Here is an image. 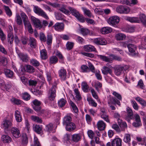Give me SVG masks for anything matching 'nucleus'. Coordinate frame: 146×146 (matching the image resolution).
Returning a JSON list of instances; mask_svg holds the SVG:
<instances>
[{"label":"nucleus","instance_id":"obj_9","mask_svg":"<svg viewBox=\"0 0 146 146\" xmlns=\"http://www.w3.org/2000/svg\"><path fill=\"white\" fill-rule=\"evenodd\" d=\"M12 120L5 119L3 121L2 125L4 129L5 130L8 131L10 130V128L12 126Z\"/></svg>","mask_w":146,"mask_h":146},{"label":"nucleus","instance_id":"obj_45","mask_svg":"<svg viewBox=\"0 0 146 146\" xmlns=\"http://www.w3.org/2000/svg\"><path fill=\"white\" fill-rule=\"evenodd\" d=\"M82 9L83 11L84 14L87 15L88 17H93V15H92L89 10L87 9L85 7H82Z\"/></svg>","mask_w":146,"mask_h":146},{"label":"nucleus","instance_id":"obj_3","mask_svg":"<svg viewBox=\"0 0 146 146\" xmlns=\"http://www.w3.org/2000/svg\"><path fill=\"white\" fill-rule=\"evenodd\" d=\"M120 20L119 17L117 16H113L110 17L107 20L108 23L110 26L115 27Z\"/></svg>","mask_w":146,"mask_h":146},{"label":"nucleus","instance_id":"obj_20","mask_svg":"<svg viewBox=\"0 0 146 146\" xmlns=\"http://www.w3.org/2000/svg\"><path fill=\"white\" fill-rule=\"evenodd\" d=\"M84 48L85 51L88 52L95 51L96 50L95 47L91 45H85L84 46Z\"/></svg>","mask_w":146,"mask_h":146},{"label":"nucleus","instance_id":"obj_51","mask_svg":"<svg viewBox=\"0 0 146 146\" xmlns=\"http://www.w3.org/2000/svg\"><path fill=\"white\" fill-rule=\"evenodd\" d=\"M22 97L24 100L26 101L29 100L31 98L30 95L27 92H25L23 94Z\"/></svg>","mask_w":146,"mask_h":146},{"label":"nucleus","instance_id":"obj_47","mask_svg":"<svg viewBox=\"0 0 146 146\" xmlns=\"http://www.w3.org/2000/svg\"><path fill=\"white\" fill-rule=\"evenodd\" d=\"M16 21L17 24L19 25L22 24V20L21 17L19 14L17 13L16 16Z\"/></svg>","mask_w":146,"mask_h":146},{"label":"nucleus","instance_id":"obj_31","mask_svg":"<svg viewBox=\"0 0 146 146\" xmlns=\"http://www.w3.org/2000/svg\"><path fill=\"white\" fill-rule=\"evenodd\" d=\"M81 138V136L79 134H73L72 136V140L75 142H77L80 141Z\"/></svg>","mask_w":146,"mask_h":146},{"label":"nucleus","instance_id":"obj_42","mask_svg":"<svg viewBox=\"0 0 146 146\" xmlns=\"http://www.w3.org/2000/svg\"><path fill=\"white\" fill-rule=\"evenodd\" d=\"M3 7L6 14L9 17H11L12 15V13L9 7L5 5H4Z\"/></svg>","mask_w":146,"mask_h":146},{"label":"nucleus","instance_id":"obj_15","mask_svg":"<svg viewBox=\"0 0 146 146\" xmlns=\"http://www.w3.org/2000/svg\"><path fill=\"white\" fill-rule=\"evenodd\" d=\"M11 132L12 135L15 137L18 138L21 135L19 130L15 127H13L11 128Z\"/></svg>","mask_w":146,"mask_h":146},{"label":"nucleus","instance_id":"obj_21","mask_svg":"<svg viewBox=\"0 0 146 146\" xmlns=\"http://www.w3.org/2000/svg\"><path fill=\"white\" fill-rule=\"evenodd\" d=\"M1 140L5 143H9L11 142L12 139L8 135H3L1 136Z\"/></svg>","mask_w":146,"mask_h":146},{"label":"nucleus","instance_id":"obj_13","mask_svg":"<svg viewBox=\"0 0 146 146\" xmlns=\"http://www.w3.org/2000/svg\"><path fill=\"white\" fill-rule=\"evenodd\" d=\"M64 24L62 23L57 22L53 26L55 30L58 31H63L64 29Z\"/></svg>","mask_w":146,"mask_h":146},{"label":"nucleus","instance_id":"obj_63","mask_svg":"<svg viewBox=\"0 0 146 146\" xmlns=\"http://www.w3.org/2000/svg\"><path fill=\"white\" fill-rule=\"evenodd\" d=\"M100 116L101 118L107 122H110L107 113L101 115Z\"/></svg>","mask_w":146,"mask_h":146},{"label":"nucleus","instance_id":"obj_6","mask_svg":"<svg viewBox=\"0 0 146 146\" xmlns=\"http://www.w3.org/2000/svg\"><path fill=\"white\" fill-rule=\"evenodd\" d=\"M52 6L54 7H59L60 11L66 15H68L70 14V11L66 9V5H60L58 4L54 3H52Z\"/></svg>","mask_w":146,"mask_h":146},{"label":"nucleus","instance_id":"obj_40","mask_svg":"<svg viewBox=\"0 0 146 146\" xmlns=\"http://www.w3.org/2000/svg\"><path fill=\"white\" fill-rule=\"evenodd\" d=\"M40 55L41 58L43 59L47 58V52L45 49H42L40 51Z\"/></svg>","mask_w":146,"mask_h":146},{"label":"nucleus","instance_id":"obj_53","mask_svg":"<svg viewBox=\"0 0 146 146\" xmlns=\"http://www.w3.org/2000/svg\"><path fill=\"white\" fill-rule=\"evenodd\" d=\"M66 101L63 98L61 99L58 102V104L59 107H62L64 106Z\"/></svg>","mask_w":146,"mask_h":146},{"label":"nucleus","instance_id":"obj_7","mask_svg":"<svg viewBox=\"0 0 146 146\" xmlns=\"http://www.w3.org/2000/svg\"><path fill=\"white\" fill-rule=\"evenodd\" d=\"M57 87L56 85H53L50 89L48 93V99L51 101L54 100L56 96V89Z\"/></svg>","mask_w":146,"mask_h":146},{"label":"nucleus","instance_id":"obj_16","mask_svg":"<svg viewBox=\"0 0 146 146\" xmlns=\"http://www.w3.org/2000/svg\"><path fill=\"white\" fill-rule=\"evenodd\" d=\"M72 14L74 16L80 21L82 23H83L85 21L84 17L83 15H80L79 12L77 10Z\"/></svg>","mask_w":146,"mask_h":146},{"label":"nucleus","instance_id":"obj_1","mask_svg":"<svg viewBox=\"0 0 146 146\" xmlns=\"http://www.w3.org/2000/svg\"><path fill=\"white\" fill-rule=\"evenodd\" d=\"M97 57L102 60L106 62H111L113 60L121 61L122 60L121 57L113 54H110L108 56L101 55H97Z\"/></svg>","mask_w":146,"mask_h":146},{"label":"nucleus","instance_id":"obj_34","mask_svg":"<svg viewBox=\"0 0 146 146\" xmlns=\"http://www.w3.org/2000/svg\"><path fill=\"white\" fill-rule=\"evenodd\" d=\"M82 88L83 91L87 92L89 90V87L87 83L85 82H83L81 84Z\"/></svg>","mask_w":146,"mask_h":146},{"label":"nucleus","instance_id":"obj_54","mask_svg":"<svg viewBox=\"0 0 146 146\" xmlns=\"http://www.w3.org/2000/svg\"><path fill=\"white\" fill-rule=\"evenodd\" d=\"M123 141L125 143H129L131 141V137L130 135L128 134H125Z\"/></svg>","mask_w":146,"mask_h":146},{"label":"nucleus","instance_id":"obj_58","mask_svg":"<svg viewBox=\"0 0 146 146\" xmlns=\"http://www.w3.org/2000/svg\"><path fill=\"white\" fill-rule=\"evenodd\" d=\"M24 25L25 27H27L29 33L31 34L33 33V31L30 22L25 25Z\"/></svg>","mask_w":146,"mask_h":146},{"label":"nucleus","instance_id":"obj_17","mask_svg":"<svg viewBox=\"0 0 146 146\" xmlns=\"http://www.w3.org/2000/svg\"><path fill=\"white\" fill-rule=\"evenodd\" d=\"M102 71V73L104 75H107L109 74L112 76H114L112 70L107 66H103Z\"/></svg>","mask_w":146,"mask_h":146},{"label":"nucleus","instance_id":"obj_10","mask_svg":"<svg viewBox=\"0 0 146 146\" xmlns=\"http://www.w3.org/2000/svg\"><path fill=\"white\" fill-rule=\"evenodd\" d=\"M60 79L62 81H64L66 79L67 72L66 70L63 68H61L58 72Z\"/></svg>","mask_w":146,"mask_h":146},{"label":"nucleus","instance_id":"obj_18","mask_svg":"<svg viewBox=\"0 0 146 146\" xmlns=\"http://www.w3.org/2000/svg\"><path fill=\"white\" fill-rule=\"evenodd\" d=\"M14 115L15 120L17 122H20L22 121V118L20 111L17 110H15Z\"/></svg>","mask_w":146,"mask_h":146},{"label":"nucleus","instance_id":"obj_48","mask_svg":"<svg viewBox=\"0 0 146 146\" xmlns=\"http://www.w3.org/2000/svg\"><path fill=\"white\" fill-rule=\"evenodd\" d=\"M81 33L84 36H85L88 34L90 31L89 30L86 28H81L80 29Z\"/></svg>","mask_w":146,"mask_h":146},{"label":"nucleus","instance_id":"obj_30","mask_svg":"<svg viewBox=\"0 0 146 146\" xmlns=\"http://www.w3.org/2000/svg\"><path fill=\"white\" fill-rule=\"evenodd\" d=\"M72 118L70 116H65L63 119V123L64 125H66L72 123Z\"/></svg>","mask_w":146,"mask_h":146},{"label":"nucleus","instance_id":"obj_64","mask_svg":"<svg viewBox=\"0 0 146 146\" xmlns=\"http://www.w3.org/2000/svg\"><path fill=\"white\" fill-rule=\"evenodd\" d=\"M95 141L96 143L99 146H105L103 143L101 141H100L99 138L98 137H95L94 138Z\"/></svg>","mask_w":146,"mask_h":146},{"label":"nucleus","instance_id":"obj_49","mask_svg":"<svg viewBox=\"0 0 146 146\" xmlns=\"http://www.w3.org/2000/svg\"><path fill=\"white\" fill-rule=\"evenodd\" d=\"M30 63L35 66H38L40 64L39 62L37 60L32 58L30 60Z\"/></svg>","mask_w":146,"mask_h":146},{"label":"nucleus","instance_id":"obj_25","mask_svg":"<svg viewBox=\"0 0 146 146\" xmlns=\"http://www.w3.org/2000/svg\"><path fill=\"white\" fill-rule=\"evenodd\" d=\"M33 130L38 133L40 134L42 132V127L39 125H33Z\"/></svg>","mask_w":146,"mask_h":146},{"label":"nucleus","instance_id":"obj_11","mask_svg":"<svg viewBox=\"0 0 146 146\" xmlns=\"http://www.w3.org/2000/svg\"><path fill=\"white\" fill-rule=\"evenodd\" d=\"M31 19L36 28L40 29L42 27L41 22L39 19H36L33 16L31 17Z\"/></svg>","mask_w":146,"mask_h":146},{"label":"nucleus","instance_id":"obj_22","mask_svg":"<svg viewBox=\"0 0 146 146\" xmlns=\"http://www.w3.org/2000/svg\"><path fill=\"white\" fill-rule=\"evenodd\" d=\"M97 125L98 129L101 131L104 130L106 127L105 123L102 120L99 121L97 123Z\"/></svg>","mask_w":146,"mask_h":146},{"label":"nucleus","instance_id":"obj_59","mask_svg":"<svg viewBox=\"0 0 146 146\" xmlns=\"http://www.w3.org/2000/svg\"><path fill=\"white\" fill-rule=\"evenodd\" d=\"M74 44L72 42H68L66 44V49L68 50L72 49L74 46Z\"/></svg>","mask_w":146,"mask_h":146},{"label":"nucleus","instance_id":"obj_61","mask_svg":"<svg viewBox=\"0 0 146 146\" xmlns=\"http://www.w3.org/2000/svg\"><path fill=\"white\" fill-rule=\"evenodd\" d=\"M58 62V58L55 56H53L50 59V63L51 64H54Z\"/></svg>","mask_w":146,"mask_h":146},{"label":"nucleus","instance_id":"obj_33","mask_svg":"<svg viewBox=\"0 0 146 146\" xmlns=\"http://www.w3.org/2000/svg\"><path fill=\"white\" fill-rule=\"evenodd\" d=\"M21 16L24 25L30 22L28 20L27 16L24 13L21 12Z\"/></svg>","mask_w":146,"mask_h":146},{"label":"nucleus","instance_id":"obj_62","mask_svg":"<svg viewBox=\"0 0 146 146\" xmlns=\"http://www.w3.org/2000/svg\"><path fill=\"white\" fill-rule=\"evenodd\" d=\"M0 38L2 41L4 40L6 38V36L4 33L3 31L0 28Z\"/></svg>","mask_w":146,"mask_h":146},{"label":"nucleus","instance_id":"obj_2","mask_svg":"<svg viewBox=\"0 0 146 146\" xmlns=\"http://www.w3.org/2000/svg\"><path fill=\"white\" fill-rule=\"evenodd\" d=\"M129 66L127 65H118L114 68V72L115 74L119 76L122 74L124 71H125L129 68Z\"/></svg>","mask_w":146,"mask_h":146},{"label":"nucleus","instance_id":"obj_44","mask_svg":"<svg viewBox=\"0 0 146 146\" xmlns=\"http://www.w3.org/2000/svg\"><path fill=\"white\" fill-rule=\"evenodd\" d=\"M80 69V71L82 72H90L88 67L85 65L81 66Z\"/></svg>","mask_w":146,"mask_h":146},{"label":"nucleus","instance_id":"obj_35","mask_svg":"<svg viewBox=\"0 0 146 146\" xmlns=\"http://www.w3.org/2000/svg\"><path fill=\"white\" fill-rule=\"evenodd\" d=\"M34 109L36 111L38 112L39 115H42L45 114L46 111L42 109H41L40 107H34Z\"/></svg>","mask_w":146,"mask_h":146},{"label":"nucleus","instance_id":"obj_29","mask_svg":"<svg viewBox=\"0 0 146 146\" xmlns=\"http://www.w3.org/2000/svg\"><path fill=\"white\" fill-rule=\"evenodd\" d=\"M54 15L56 19L58 20H62L64 19V15L62 14L57 12H54Z\"/></svg>","mask_w":146,"mask_h":146},{"label":"nucleus","instance_id":"obj_5","mask_svg":"<svg viewBox=\"0 0 146 146\" xmlns=\"http://www.w3.org/2000/svg\"><path fill=\"white\" fill-rule=\"evenodd\" d=\"M117 12L121 14H127L130 12V9L127 6L120 5L116 8Z\"/></svg>","mask_w":146,"mask_h":146},{"label":"nucleus","instance_id":"obj_27","mask_svg":"<svg viewBox=\"0 0 146 146\" xmlns=\"http://www.w3.org/2000/svg\"><path fill=\"white\" fill-rule=\"evenodd\" d=\"M126 35L123 34L119 33L115 35V38L117 40H123L125 39Z\"/></svg>","mask_w":146,"mask_h":146},{"label":"nucleus","instance_id":"obj_24","mask_svg":"<svg viewBox=\"0 0 146 146\" xmlns=\"http://www.w3.org/2000/svg\"><path fill=\"white\" fill-rule=\"evenodd\" d=\"M126 20L131 23H139L140 21L139 19L137 17H127Z\"/></svg>","mask_w":146,"mask_h":146},{"label":"nucleus","instance_id":"obj_39","mask_svg":"<svg viewBox=\"0 0 146 146\" xmlns=\"http://www.w3.org/2000/svg\"><path fill=\"white\" fill-rule=\"evenodd\" d=\"M29 43L30 46L32 48H34L36 46L35 39L33 37H30L29 40Z\"/></svg>","mask_w":146,"mask_h":146},{"label":"nucleus","instance_id":"obj_41","mask_svg":"<svg viewBox=\"0 0 146 146\" xmlns=\"http://www.w3.org/2000/svg\"><path fill=\"white\" fill-rule=\"evenodd\" d=\"M31 119L33 121L38 123H42V122L41 118L36 116L34 115L31 116Z\"/></svg>","mask_w":146,"mask_h":146},{"label":"nucleus","instance_id":"obj_50","mask_svg":"<svg viewBox=\"0 0 146 146\" xmlns=\"http://www.w3.org/2000/svg\"><path fill=\"white\" fill-rule=\"evenodd\" d=\"M135 99L142 106H145L146 105V102L140 97H137L135 98Z\"/></svg>","mask_w":146,"mask_h":146},{"label":"nucleus","instance_id":"obj_56","mask_svg":"<svg viewBox=\"0 0 146 146\" xmlns=\"http://www.w3.org/2000/svg\"><path fill=\"white\" fill-rule=\"evenodd\" d=\"M52 36L50 34H48L47 35V40L46 41V43L48 45H50L52 43Z\"/></svg>","mask_w":146,"mask_h":146},{"label":"nucleus","instance_id":"obj_38","mask_svg":"<svg viewBox=\"0 0 146 146\" xmlns=\"http://www.w3.org/2000/svg\"><path fill=\"white\" fill-rule=\"evenodd\" d=\"M139 20L140 22H141L146 27V17L143 14H141L139 16Z\"/></svg>","mask_w":146,"mask_h":146},{"label":"nucleus","instance_id":"obj_57","mask_svg":"<svg viewBox=\"0 0 146 146\" xmlns=\"http://www.w3.org/2000/svg\"><path fill=\"white\" fill-rule=\"evenodd\" d=\"M32 102L34 105V106H33V108L34 107H40V106L41 104V102L37 99H35Z\"/></svg>","mask_w":146,"mask_h":146},{"label":"nucleus","instance_id":"obj_23","mask_svg":"<svg viewBox=\"0 0 146 146\" xmlns=\"http://www.w3.org/2000/svg\"><path fill=\"white\" fill-rule=\"evenodd\" d=\"M112 31V28L110 27H104L102 28L101 32L102 34H106L111 33Z\"/></svg>","mask_w":146,"mask_h":146},{"label":"nucleus","instance_id":"obj_55","mask_svg":"<svg viewBox=\"0 0 146 146\" xmlns=\"http://www.w3.org/2000/svg\"><path fill=\"white\" fill-rule=\"evenodd\" d=\"M53 128V125L51 123H49L46 126V130L49 132H52Z\"/></svg>","mask_w":146,"mask_h":146},{"label":"nucleus","instance_id":"obj_26","mask_svg":"<svg viewBox=\"0 0 146 146\" xmlns=\"http://www.w3.org/2000/svg\"><path fill=\"white\" fill-rule=\"evenodd\" d=\"M4 72L6 76L9 78L12 77L14 74L13 71L7 69H4Z\"/></svg>","mask_w":146,"mask_h":146},{"label":"nucleus","instance_id":"obj_12","mask_svg":"<svg viewBox=\"0 0 146 146\" xmlns=\"http://www.w3.org/2000/svg\"><path fill=\"white\" fill-rule=\"evenodd\" d=\"M93 42L94 43L97 45H105L107 43V42L105 39L102 37L95 38Z\"/></svg>","mask_w":146,"mask_h":146},{"label":"nucleus","instance_id":"obj_28","mask_svg":"<svg viewBox=\"0 0 146 146\" xmlns=\"http://www.w3.org/2000/svg\"><path fill=\"white\" fill-rule=\"evenodd\" d=\"M66 126V130L71 131L74 130L76 128L75 124L73 123H71Z\"/></svg>","mask_w":146,"mask_h":146},{"label":"nucleus","instance_id":"obj_19","mask_svg":"<svg viewBox=\"0 0 146 146\" xmlns=\"http://www.w3.org/2000/svg\"><path fill=\"white\" fill-rule=\"evenodd\" d=\"M122 140L120 138L115 139L111 143L112 146H121Z\"/></svg>","mask_w":146,"mask_h":146},{"label":"nucleus","instance_id":"obj_46","mask_svg":"<svg viewBox=\"0 0 146 146\" xmlns=\"http://www.w3.org/2000/svg\"><path fill=\"white\" fill-rule=\"evenodd\" d=\"M90 105L94 107L97 106V104L92 98H88L87 99Z\"/></svg>","mask_w":146,"mask_h":146},{"label":"nucleus","instance_id":"obj_43","mask_svg":"<svg viewBox=\"0 0 146 146\" xmlns=\"http://www.w3.org/2000/svg\"><path fill=\"white\" fill-rule=\"evenodd\" d=\"M11 101L13 103L17 105L21 104L23 103L21 100L15 98H12Z\"/></svg>","mask_w":146,"mask_h":146},{"label":"nucleus","instance_id":"obj_60","mask_svg":"<svg viewBox=\"0 0 146 146\" xmlns=\"http://www.w3.org/2000/svg\"><path fill=\"white\" fill-rule=\"evenodd\" d=\"M131 103L133 108L136 110H138L139 106L136 102L134 100H131Z\"/></svg>","mask_w":146,"mask_h":146},{"label":"nucleus","instance_id":"obj_37","mask_svg":"<svg viewBox=\"0 0 146 146\" xmlns=\"http://www.w3.org/2000/svg\"><path fill=\"white\" fill-rule=\"evenodd\" d=\"M127 48L129 52L135 53V51L136 49V47L134 44H129L127 45Z\"/></svg>","mask_w":146,"mask_h":146},{"label":"nucleus","instance_id":"obj_36","mask_svg":"<svg viewBox=\"0 0 146 146\" xmlns=\"http://www.w3.org/2000/svg\"><path fill=\"white\" fill-rule=\"evenodd\" d=\"M7 40L10 44H12L14 40V36L13 32H8L7 35Z\"/></svg>","mask_w":146,"mask_h":146},{"label":"nucleus","instance_id":"obj_8","mask_svg":"<svg viewBox=\"0 0 146 146\" xmlns=\"http://www.w3.org/2000/svg\"><path fill=\"white\" fill-rule=\"evenodd\" d=\"M127 115L125 117V119L129 122L131 119H134L133 113L132 109L129 107L126 108Z\"/></svg>","mask_w":146,"mask_h":146},{"label":"nucleus","instance_id":"obj_4","mask_svg":"<svg viewBox=\"0 0 146 146\" xmlns=\"http://www.w3.org/2000/svg\"><path fill=\"white\" fill-rule=\"evenodd\" d=\"M33 11L36 14L46 19H49V17L46 12L38 6H34Z\"/></svg>","mask_w":146,"mask_h":146},{"label":"nucleus","instance_id":"obj_32","mask_svg":"<svg viewBox=\"0 0 146 146\" xmlns=\"http://www.w3.org/2000/svg\"><path fill=\"white\" fill-rule=\"evenodd\" d=\"M20 59L23 62H27L29 57L27 54L22 53L19 56Z\"/></svg>","mask_w":146,"mask_h":146},{"label":"nucleus","instance_id":"obj_14","mask_svg":"<svg viewBox=\"0 0 146 146\" xmlns=\"http://www.w3.org/2000/svg\"><path fill=\"white\" fill-rule=\"evenodd\" d=\"M21 70L22 71L28 72H33L34 71V69L33 66L29 65H26L22 66Z\"/></svg>","mask_w":146,"mask_h":146},{"label":"nucleus","instance_id":"obj_52","mask_svg":"<svg viewBox=\"0 0 146 146\" xmlns=\"http://www.w3.org/2000/svg\"><path fill=\"white\" fill-rule=\"evenodd\" d=\"M108 103L109 104H113L115 101V98L109 95L107 97Z\"/></svg>","mask_w":146,"mask_h":146}]
</instances>
